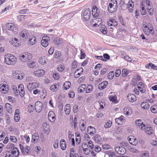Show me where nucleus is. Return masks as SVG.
I'll list each match as a JSON object with an SVG mask.
<instances>
[{"label": "nucleus", "instance_id": "obj_52", "mask_svg": "<svg viewBox=\"0 0 157 157\" xmlns=\"http://www.w3.org/2000/svg\"><path fill=\"white\" fill-rule=\"evenodd\" d=\"M94 140L96 141L99 143L101 142V138L98 134L96 135L94 137Z\"/></svg>", "mask_w": 157, "mask_h": 157}, {"label": "nucleus", "instance_id": "obj_55", "mask_svg": "<svg viewBox=\"0 0 157 157\" xmlns=\"http://www.w3.org/2000/svg\"><path fill=\"white\" fill-rule=\"evenodd\" d=\"M65 68V67L63 64H60L57 67V69L59 71H63Z\"/></svg>", "mask_w": 157, "mask_h": 157}, {"label": "nucleus", "instance_id": "obj_37", "mask_svg": "<svg viewBox=\"0 0 157 157\" xmlns=\"http://www.w3.org/2000/svg\"><path fill=\"white\" fill-rule=\"evenodd\" d=\"M86 86L85 84H82L80 85L78 88V91L79 93H82L85 91Z\"/></svg>", "mask_w": 157, "mask_h": 157}, {"label": "nucleus", "instance_id": "obj_36", "mask_svg": "<svg viewBox=\"0 0 157 157\" xmlns=\"http://www.w3.org/2000/svg\"><path fill=\"white\" fill-rule=\"evenodd\" d=\"M141 106L142 108L144 109H147L150 107L148 103L146 102H143L141 104Z\"/></svg>", "mask_w": 157, "mask_h": 157}, {"label": "nucleus", "instance_id": "obj_18", "mask_svg": "<svg viewBox=\"0 0 157 157\" xmlns=\"http://www.w3.org/2000/svg\"><path fill=\"white\" fill-rule=\"evenodd\" d=\"M83 69L82 67L77 69L74 73V76L75 78H78L79 77L81 74L83 72Z\"/></svg>", "mask_w": 157, "mask_h": 157}, {"label": "nucleus", "instance_id": "obj_15", "mask_svg": "<svg viewBox=\"0 0 157 157\" xmlns=\"http://www.w3.org/2000/svg\"><path fill=\"white\" fill-rule=\"evenodd\" d=\"M10 42L11 44L15 47H18L20 46L18 39L15 37L11 38L10 40Z\"/></svg>", "mask_w": 157, "mask_h": 157}, {"label": "nucleus", "instance_id": "obj_23", "mask_svg": "<svg viewBox=\"0 0 157 157\" xmlns=\"http://www.w3.org/2000/svg\"><path fill=\"white\" fill-rule=\"evenodd\" d=\"M145 3L146 5L147 9L149 13V14L150 15H152L153 13V12H150V11L151 10L152 11V9L151 8V6L150 5V2L149 0H146Z\"/></svg>", "mask_w": 157, "mask_h": 157}, {"label": "nucleus", "instance_id": "obj_29", "mask_svg": "<svg viewBox=\"0 0 157 157\" xmlns=\"http://www.w3.org/2000/svg\"><path fill=\"white\" fill-rule=\"evenodd\" d=\"M40 137L37 133L33 134L32 136V143H37L39 141Z\"/></svg>", "mask_w": 157, "mask_h": 157}, {"label": "nucleus", "instance_id": "obj_1", "mask_svg": "<svg viewBox=\"0 0 157 157\" xmlns=\"http://www.w3.org/2000/svg\"><path fill=\"white\" fill-rule=\"evenodd\" d=\"M142 25L143 30L146 35L149 36L154 34V28L151 24L144 22L142 23Z\"/></svg>", "mask_w": 157, "mask_h": 157}, {"label": "nucleus", "instance_id": "obj_21", "mask_svg": "<svg viewBox=\"0 0 157 157\" xmlns=\"http://www.w3.org/2000/svg\"><path fill=\"white\" fill-rule=\"evenodd\" d=\"M128 100L131 102H135L136 100V96L134 94H129L127 96Z\"/></svg>", "mask_w": 157, "mask_h": 157}, {"label": "nucleus", "instance_id": "obj_11", "mask_svg": "<svg viewBox=\"0 0 157 157\" xmlns=\"http://www.w3.org/2000/svg\"><path fill=\"white\" fill-rule=\"evenodd\" d=\"M111 94L109 96V100L112 102L114 103H117L118 102L117 96L115 93L111 92L110 93Z\"/></svg>", "mask_w": 157, "mask_h": 157}, {"label": "nucleus", "instance_id": "obj_44", "mask_svg": "<svg viewBox=\"0 0 157 157\" xmlns=\"http://www.w3.org/2000/svg\"><path fill=\"white\" fill-rule=\"evenodd\" d=\"M36 42V38L33 37L32 38H29V43L31 45H32L35 44Z\"/></svg>", "mask_w": 157, "mask_h": 157}, {"label": "nucleus", "instance_id": "obj_25", "mask_svg": "<svg viewBox=\"0 0 157 157\" xmlns=\"http://www.w3.org/2000/svg\"><path fill=\"white\" fill-rule=\"evenodd\" d=\"M107 24L109 26H115L117 25V23L114 19L110 18L109 20L107 22Z\"/></svg>", "mask_w": 157, "mask_h": 157}, {"label": "nucleus", "instance_id": "obj_26", "mask_svg": "<svg viewBox=\"0 0 157 157\" xmlns=\"http://www.w3.org/2000/svg\"><path fill=\"white\" fill-rule=\"evenodd\" d=\"M124 117L121 116L120 117L116 118L115 121L117 124H122L125 121V120L124 119Z\"/></svg>", "mask_w": 157, "mask_h": 157}, {"label": "nucleus", "instance_id": "obj_20", "mask_svg": "<svg viewBox=\"0 0 157 157\" xmlns=\"http://www.w3.org/2000/svg\"><path fill=\"white\" fill-rule=\"evenodd\" d=\"M47 37L48 38L47 36H44L41 41V45L44 47H47L48 44V41L47 40Z\"/></svg>", "mask_w": 157, "mask_h": 157}, {"label": "nucleus", "instance_id": "obj_14", "mask_svg": "<svg viewBox=\"0 0 157 157\" xmlns=\"http://www.w3.org/2000/svg\"><path fill=\"white\" fill-rule=\"evenodd\" d=\"M128 140L129 143L133 145H136L137 144V140H136V138L133 136H129L128 137Z\"/></svg>", "mask_w": 157, "mask_h": 157}, {"label": "nucleus", "instance_id": "obj_47", "mask_svg": "<svg viewBox=\"0 0 157 157\" xmlns=\"http://www.w3.org/2000/svg\"><path fill=\"white\" fill-rule=\"evenodd\" d=\"M56 84H54L53 85H52L50 87V89L52 91H57L58 89V86Z\"/></svg>", "mask_w": 157, "mask_h": 157}, {"label": "nucleus", "instance_id": "obj_12", "mask_svg": "<svg viewBox=\"0 0 157 157\" xmlns=\"http://www.w3.org/2000/svg\"><path fill=\"white\" fill-rule=\"evenodd\" d=\"M115 150L117 154L120 155H123L126 151L125 148L123 147H117Z\"/></svg>", "mask_w": 157, "mask_h": 157}, {"label": "nucleus", "instance_id": "obj_9", "mask_svg": "<svg viewBox=\"0 0 157 157\" xmlns=\"http://www.w3.org/2000/svg\"><path fill=\"white\" fill-rule=\"evenodd\" d=\"M39 84L36 82L29 83L27 85V87L29 91H31L39 87Z\"/></svg>", "mask_w": 157, "mask_h": 157}, {"label": "nucleus", "instance_id": "obj_62", "mask_svg": "<svg viewBox=\"0 0 157 157\" xmlns=\"http://www.w3.org/2000/svg\"><path fill=\"white\" fill-rule=\"evenodd\" d=\"M85 78L84 76H82L79 78L78 80V83L79 84L83 82L85 80Z\"/></svg>", "mask_w": 157, "mask_h": 157}, {"label": "nucleus", "instance_id": "obj_22", "mask_svg": "<svg viewBox=\"0 0 157 157\" xmlns=\"http://www.w3.org/2000/svg\"><path fill=\"white\" fill-rule=\"evenodd\" d=\"M42 126L44 132L48 134L49 133V124L48 123L44 122L43 123Z\"/></svg>", "mask_w": 157, "mask_h": 157}, {"label": "nucleus", "instance_id": "obj_24", "mask_svg": "<svg viewBox=\"0 0 157 157\" xmlns=\"http://www.w3.org/2000/svg\"><path fill=\"white\" fill-rule=\"evenodd\" d=\"M108 84V82L107 81H104L99 85L98 88L101 90H103L107 87Z\"/></svg>", "mask_w": 157, "mask_h": 157}, {"label": "nucleus", "instance_id": "obj_8", "mask_svg": "<svg viewBox=\"0 0 157 157\" xmlns=\"http://www.w3.org/2000/svg\"><path fill=\"white\" fill-rule=\"evenodd\" d=\"M30 32V31L26 30H23L20 33V36L21 38H22L23 40L24 39L25 40L29 35Z\"/></svg>", "mask_w": 157, "mask_h": 157}, {"label": "nucleus", "instance_id": "obj_39", "mask_svg": "<svg viewBox=\"0 0 157 157\" xmlns=\"http://www.w3.org/2000/svg\"><path fill=\"white\" fill-rule=\"evenodd\" d=\"M47 60V59L46 57L42 56L39 58L38 61L40 64L44 65L46 63Z\"/></svg>", "mask_w": 157, "mask_h": 157}, {"label": "nucleus", "instance_id": "obj_57", "mask_svg": "<svg viewBox=\"0 0 157 157\" xmlns=\"http://www.w3.org/2000/svg\"><path fill=\"white\" fill-rule=\"evenodd\" d=\"M53 77L55 80H58L59 78V74L57 72H55L53 74Z\"/></svg>", "mask_w": 157, "mask_h": 157}, {"label": "nucleus", "instance_id": "obj_56", "mask_svg": "<svg viewBox=\"0 0 157 157\" xmlns=\"http://www.w3.org/2000/svg\"><path fill=\"white\" fill-rule=\"evenodd\" d=\"M26 16V15H19L17 16V19L18 21H21L22 20L25 19V17Z\"/></svg>", "mask_w": 157, "mask_h": 157}, {"label": "nucleus", "instance_id": "obj_13", "mask_svg": "<svg viewBox=\"0 0 157 157\" xmlns=\"http://www.w3.org/2000/svg\"><path fill=\"white\" fill-rule=\"evenodd\" d=\"M123 113L126 116H129L132 113V110L129 107H125L123 110Z\"/></svg>", "mask_w": 157, "mask_h": 157}, {"label": "nucleus", "instance_id": "obj_58", "mask_svg": "<svg viewBox=\"0 0 157 157\" xmlns=\"http://www.w3.org/2000/svg\"><path fill=\"white\" fill-rule=\"evenodd\" d=\"M12 89L13 91L14 92V94L15 95L18 96V91L17 88L15 86H13V87Z\"/></svg>", "mask_w": 157, "mask_h": 157}, {"label": "nucleus", "instance_id": "obj_27", "mask_svg": "<svg viewBox=\"0 0 157 157\" xmlns=\"http://www.w3.org/2000/svg\"><path fill=\"white\" fill-rule=\"evenodd\" d=\"M45 71L42 69L38 70L34 72L35 75L37 77H40L44 75Z\"/></svg>", "mask_w": 157, "mask_h": 157}, {"label": "nucleus", "instance_id": "obj_50", "mask_svg": "<svg viewBox=\"0 0 157 157\" xmlns=\"http://www.w3.org/2000/svg\"><path fill=\"white\" fill-rule=\"evenodd\" d=\"M14 147L15 145L13 144L9 143L6 146V147L8 149H10V151H11L12 149H14L15 147Z\"/></svg>", "mask_w": 157, "mask_h": 157}, {"label": "nucleus", "instance_id": "obj_4", "mask_svg": "<svg viewBox=\"0 0 157 157\" xmlns=\"http://www.w3.org/2000/svg\"><path fill=\"white\" fill-rule=\"evenodd\" d=\"M46 106L45 104L43 105L42 103L39 101H36L35 104V109L36 112L40 113L44 108L45 109Z\"/></svg>", "mask_w": 157, "mask_h": 157}, {"label": "nucleus", "instance_id": "obj_64", "mask_svg": "<svg viewBox=\"0 0 157 157\" xmlns=\"http://www.w3.org/2000/svg\"><path fill=\"white\" fill-rule=\"evenodd\" d=\"M124 59L128 62H131L132 60V58L127 55L124 57Z\"/></svg>", "mask_w": 157, "mask_h": 157}, {"label": "nucleus", "instance_id": "obj_6", "mask_svg": "<svg viewBox=\"0 0 157 157\" xmlns=\"http://www.w3.org/2000/svg\"><path fill=\"white\" fill-rule=\"evenodd\" d=\"M91 16L90 10L89 8L86 9L83 12V18L85 21H88L90 19Z\"/></svg>", "mask_w": 157, "mask_h": 157}, {"label": "nucleus", "instance_id": "obj_60", "mask_svg": "<svg viewBox=\"0 0 157 157\" xmlns=\"http://www.w3.org/2000/svg\"><path fill=\"white\" fill-rule=\"evenodd\" d=\"M10 140L13 143H16L17 141V138L15 136H10Z\"/></svg>", "mask_w": 157, "mask_h": 157}, {"label": "nucleus", "instance_id": "obj_17", "mask_svg": "<svg viewBox=\"0 0 157 157\" xmlns=\"http://www.w3.org/2000/svg\"><path fill=\"white\" fill-rule=\"evenodd\" d=\"M134 6L133 2L132 0H129L127 4V8L130 12H132L133 10V8Z\"/></svg>", "mask_w": 157, "mask_h": 157}, {"label": "nucleus", "instance_id": "obj_2", "mask_svg": "<svg viewBox=\"0 0 157 157\" xmlns=\"http://www.w3.org/2000/svg\"><path fill=\"white\" fill-rule=\"evenodd\" d=\"M16 61L15 57L11 54L5 56V62L8 65H13Z\"/></svg>", "mask_w": 157, "mask_h": 157}, {"label": "nucleus", "instance_id": "obj_16", "mask_svg": "<svg viewBox=\"0 0 157 157\" xmlns=\"http://www.w3.org/2000/svg\"><path fill=\"white\" fill-rule=\"evenodd\" d=\"M10 151L11 157H17L19 153V151L17 147H15Z\"/></svg>", "mask_w": 157, "mask_h": 157}, {"label": "nucleus", "instance_id": "obj_32", "mask_svg": "<svg viewBox=\"0 0 157 157\" xmlns=\"http://www.w3.org/2000/svg\"><path fill=\"white\" fill-rule=\"evenodd\" d=\"M70 156V157H79L78 154L75 153L74 149L73 147L71 148Z\"/></svg>", "mask_w": 157, "mask_h": 157}, {"label": "nucleus", "instance_id": "obj_35", "mask_svg": "<svg viewBox=\"0 0 157 157\" xmlns=\"http://www.w3.org/2000/svg\"><path fill=\"white\" fill-rule=\"evenodd\" d=\"M56 115L52 111H50V121L53 122L56 120Z\"/></svg>", "mask_w": 157, "mask_h": 157}, {"label": "nucleus", "instance_id": "obj_41", "mask_svg": "<svg viewBox=\"0 0 157 157\" xmlns=\"http://www.w3.org/2000/svg\"><path fill=\"white\" fill-rule=\"evenodd\" d=\"M141 9L140 10V12L141 14L144 15L146 14L147 13L146 10L145 8V6L141 2Z\"/></svg>", "mask_w": 157, "mask_h": 157}, {"label": "nucleus", "instance_id": "obj_48", "mask_svg": "<svg viewBox=\"0 0 157 157\" xmlns=\"http://www.w3.org/2000/svg\"><path fill=\"white\" fill-rule=\"evenodd\" d=\"M151 110L153 113H156L157 112V105H155L152 106L151 107Z\"/></svg>", "mask_w": 157, "mask_h": 157}, {"label": "nucleus", "instance_id": "obj_61", "mask_svg": "<svg viewBox=\"0 0 157 157\" xmlns=\"http://www.w3.org/2000/svg\"><path fill=\"white\" fill-rule=\"evenodd\" d=\"M28 111L31 113L33 112V111L34 110V107L33 105H29L28 108Z\"/></svg>", "mask_w": 157, "mask_h": 157}, {"label": "nucleus", "instance_id": "obj_49", "mask_svg": "<svg viewBox=\"0 0 157 157\" xmlns=\"http://www.w3.org/2000/svg\"><path fill=\"white\" fill-rule=\"evenodd\" d=\"M129 71L126 69H124L122 70L121 75L123 77H126L129 73Z\"/></svg>", "mask_w": 157, "mask_h": 157}, {"label": "nucleus", "instance_id": "obj_5", "mask_svg": "<svg viewBox=\"0 0 157 157\" xmlns=\"http://www.w3.org/2000/svg\"><path fill=\"white\" fill-rule=\"evenodd\" d=\"M6 29L9 30L11 31L14 34H16L17 33L18 29L17 27L14 24L11 23H8L6 25Z\"/></svg>", "mask_w": 157, "mask_h": 157}, {"label": "nucleus", "instance_id": "obj_38", "mask_svg": "<svg viewBox=\"0 0 157 157\" xmlns=\"http://www.w3.org/2000/svg\"><path fill=\"white\" fill-rule=\"evenodd\" d=\"M64 111L65 113L68 115L71 112L70 105L69 104H67L66 105L64 108Z\"/></svg>", "mask_w": 157, "mask_h": 157}, {"label": "nucleus", "instance_id": "obj_10", "mask_svg": "<svg viewBox=\"0 0 157 157\" xmlns=\"http://www.w3.org/2000/svg\"><path fill=\"white\" fill-rule=\"evenodd\" d=\"M92 12L93 16L94 17H97L100 13V10L96 6H94L92 9Z\"/></svg>", "mask_w": 157, "mask_h": 157}, {"label": "nucleus", "instance_id": "obj_7", "mask_svg": "<svg viewBox=\"0 0 157 157\" xmlns=\"http://www.w3.org/2000/svg\"><path fill=\"white\" fill-rule=\"evenodd\" d=\"M135 124L137 127L141 130H144V129L145 125L143 123L141 119L137 120L135 121Z\"/></svg>", "mask_w": 157, "mask_h": 157}, {"label": "nucleus", "instance_id": "obj_42", "mask_svg": "<svg viewBox=\"0 0 157 157\" xmlns=\"http://www.w3.org/2000/svg\"><path fill=\"white\" fill-rule=\"evenodd\" d=\"M71 84L70 82L67 81L65 82L63 85V88L67 90L69 89L71 86Z\"/></svg>", "mask_w": 157, "mask_h": 157}, {"label": "nucleus", "instance_id": "obj_53", "mask_svg": "<svg viewBox=\"0 0 157 157\" xmlns=\"http://www.w3.org/2000/svg\"><path fill=\"white\" fill-rule=\"evenodd\" d=\"M36 65V63L34 62H32L31 63L29 62L27 63V66L28 67L31 68L35 67Z\"/></svg>", "mask_w": 157, "mask_h": 157}, {"label": "nucleus", "instance_id": "obj_54", "mask_svg": "<svg viewBox=\"0 0 157 157\" xmlns=\"http://www.w3.org/2000/svg\"><path fill=\"white\" fill-rule=\"evenodd\" d=\"M114 76V72L112 71H110L108 75V78L109 79H113Z\"/></svg>", "mask_w": 157, "mask_h": 157}, {"label": "nucleus", "instance_id": "obj_51", "mask_svg": "<svg viewBox=\"0 0 157 157\" xmlns=\"http://www.w3.org/2000/svg\"><path fill=\"white\" fill-rule=\"evenodd\" d=\"M3 157H11L10 151H7L5 152L3 155Z\"/></svg>", "mask_w": 157, "mask_h": 157}, {"label": "nucleus", "instance_id": "obj_3", "mask_svg": "<svg viewBox=\"0 0 157 157\" xmlns=\"http://www.w3.org/2000/svg\"><path fill=\"white\" fill-rule=\"evenodd\" d=\"M117 8V3L116 0H111L109 3L108 10L110 13L114 12Z\"/></svg>", "mask_w": 157, "mask_h": 157}, {"label": "nucleus", "instance_id": "obj_45", "mask_svg": "<svg viewBox=\"0 0 157 157\" xmlns=\"http://www.w3.org/2000/svg\"><path fill=\"white\" fill-rule=\"evenodd\" d=\"M25 59L27 60V62L29 63V61L32 58V54L26 52L25 53Z\"/></svg>", "mask_w": 157, "mask_h": 157}, {"label": "nucleus", "instance_id": "obj_59", "mask_svg": "<svg viewBox=\"0 0 157 157\" xmlns=\"http://www.w3.org/2000/svg\"><path fill=\"white\" fill-rule=\"evenodd\" d=\"M112 125V122L110 121L107 122L104 125V127L106 128H110Z\"/></svg>", "mask_w": 157, "mask_h": 157}, {"label": "nucleus", "instance_id": "obj_34", "mask_svg": "<svg viewBox=\"0 0 157 157\" xmlns=\"http://www.w3.org/2000/svg\"><path fill=\"white\" fill-rule=\"evenodd\" d=\"M102 20L100 18L95 19L93 20V21L96 23L94 24L93 25L94 27H98L101 23Z\"/></svg>", "mask_w": 157, "mask_h": 157}, {"label": "nucleus", "instance_id": "obj_43", "mask_svg": "<svg viewBox=\"0 0 157 157\" xmlns=\"http://www.w3.org/2000/svg\"><path fill=\"white\" fill-rule=\"evenodd\" d=\"M5 105L6 107L8 112L10 113H12L13 111L11 105L9 103H6Z\"/></svg>", "mask_w": 157, "mask_h": 157}, {"label": "nucleus", "instance_id": "obj_40", "mask_svg": "<svg viewBox=\"0 0 157 157\" xmlns=\"http://www.w3.org/2000/svg\"><path fill=\"white\" fill-rule=\"evenodd\" d=\"M93 89V86L90 84H88L87 85V86H86V88L85 90V92L86 93H90L92 91Z\"/></svg>", "mask_w": 157, "mask_h": 157}, {"label": "nucleus", "instance_id": "obj_28", "mask_svg": "<svg viewBox=\"0 0 157 157\" xmlns=\"http://www.w3.org/2000/svg\"><path fill=\"white\" fill-rule=\"evenodd\" d=\"M87 132L90 135L93 136L96 132V130L94 127L90 126L87 128Z\"/></svg>", "mask_w": 157, "mask_h": 157}, {"label": "nucleus", "instance_id": "obj_31", "mask_svg": "<svg viewBox=\"0 0 157 157\" xmlns=\"http://www.w3.org/2000/svg\"><path fill=\"white\" fill-rule=\"evenodd\" d=\"M60 146L61 149L63 150H65L67 147V144L65 140L63 139H61L60 141Z\"/></svg>", "mask_w": 157, "mask_h": 157}, {"label": "nucleus", "instance_id": "obj_30", "mask_svg": "<svg viewBox=\"0 0 157 157\" xmlns=\"http://www.w3.org/2000/svg\"><path fill=\"white\" fill-rule=\"evenodd\" d=\"M85 122L83 120H81L80 121L79 127L80 129L82 131H84L86 128L85 125Z\"/></svg>", "mask_w": 157, "mask_h": 157}, {"label": "nucleus", "instance_id": "obj_63", "mask_svg": "<svg viewBox=\"0 0 157 157\" xmlns=\"http://www.w3.org/2000/svg\"><path fill=\"white\" fill-rule=\"evenodd\" d=\"M78 63L76 61L74 60L72 63V68L73 69H75L77 67Z\"/></svg>", "mask_w": 157, "mask_h": 157}, {"label": "nucleus", "instance_id": "obj_19", "mask_svg": "<svg viewBox=\"0 0 157 157\" xmlns=\"http://www.w3.org/2000/svg\"><path fill=\"white\" fill-rule=\"evenodd\" d=\"M144 130V131L146 133L149 135L153 134L154 132L153 128L149 126L146 127L145 126Z\"/></svg>", "mask_w": 157, "mask_h": 157}, {"label": "nucleus", "instance_id": "obj_33", "mask_svg": "<svg viewBox=\"0 0 157 157\" xmlns=\"http://www.w3.org/2000/svg\"><path fill=\"white\" fill-rule=\"evenodd\" d=\"M100 30L101 32L103 34H106L108 33L107 29L105 25H101L100 28Z\"/></svg>", "mask_w": 157, "mask_h": 157}, {"label": "nucleus", "instance_id": "obj_46", "mask_svg": "<svg viewBox=\"0 0 157 157\" xmlns=\"http://www.w3.org/2000/svg\"><path fill=\"white\" fill-rule=\"evenodd\" d=\"M62 40L61 38H56L54 40V42L56 45H59L62 43Z\"/></svg>", "mask_w": 157, "mask_h": 157}]
</instances>
